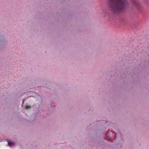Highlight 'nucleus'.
<instances>
[{
  "label": "nucleus",
  "instance_id": "2",
  "mask_svg": "<svg viewBox=\"0 0 149 149\" xmlns=\"http://www.w3.org/2000/svg\"><path fill=\"white\" fill-rule=\"evenodd\" d=\"M131 1L134 5L136 6L137 5L136 0H132Z\"/></svg>",
  "mask_w": 149,
  "mask_h": 149
},
{
  "label": "nucleus",
  "instance_id": "3",
  "mask_svg": "<svg viewBox=\"0 0 149 149\" xmlns=\"http://www.w3.org/2000/svg\"><path fill=\"white\" fill-rule=\"evenodd\" d=\"M14 143L12 142H10L9 141H8V145L11 146L12 145H14Z\"/></svg>",
  "mask_w": 149,
  "mask_h": 149
},
{
  "label": "nucleus",
  "instance_id": "4",
  "mask_svg": "<svg viewBox=\"0 0 149 149\" xmlns=\"http://www.w3.org/2000/svg\"><path fill=\"white\" fill-rule=\"evenodd\" d=\"M30 108V106L28 105H26L25 107L26 109H28Z\"/></svg>",
  "mask_w": 149,
  "mask_h": 149
},
{
  "label": "nucleus",
  "instance_id": "1",
  "mask_svg": "<svg viewBox=\"0 0 149 149\" xmlns=\"http://www.w3.org/2000/svg\"><path fill=\"white\" fill-rule=\"evenodd\" d=\"M107 3L110 10L115 13L124 11L129 5L127 0H108Z\"/></svg>",
  "mask_w": 149,
  "mask_h": 149
}]
</instances>
